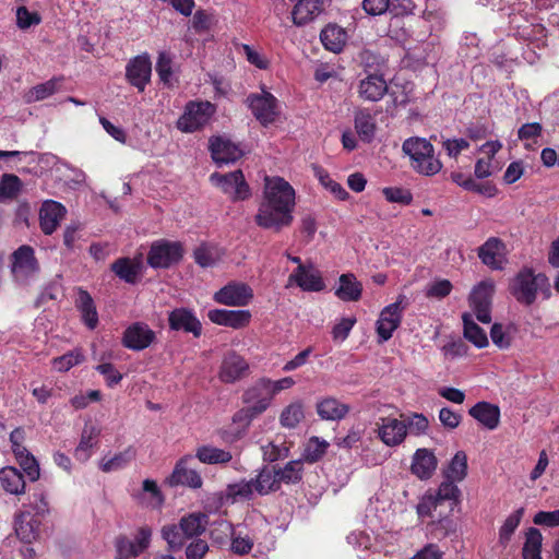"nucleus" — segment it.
I'll use <instances>...</instances> for the list:
<instances>
[{"label": "nucleus", "instance_id": "50", "mask_svg": "<svg viewBox=\"0 0 559 559\" xmlns=\"http://www.w3.org/2000/svg\"><path fill=\"white\" fill-rule=\"evenodd\" d=\"M468 471L467 454L464 451H457L451 459L447 469L445 478L455 481L463 480Z\"/></svg>", "mask_w": 559, "mask_h": 559}, {"label": "nucleus", "instance_id": "7", "mask_svg": "<svg viewBox=\"0 0 559 559\" xmlns=\"http://www.w3.org/2000/svg\"><path fill=\"white\" fill-rule=\"evenodd\" d=\"M492 280H485L475 285L469 293V308L480 323L489 324L492 320V296L495 294Z\"/></svg>", "mask_w": 559, "mask_h": 559}, {"label": "nucleus", "instance_id": "15", "mask_svg": "<svg viewBox=\"0 0 559 559\" xmlns=\"http://www.w3.org/2000/svg\"><path fill=\"white\" fill-rule=\"evenodd\" d=\"M157 341V334L144 322H135L129 325L122 333L121 344L124 348L142 352Z\"/></svg>", "mask_w": 559, "mask_h": 559}, {"label": "nucleus", "instance_id": "46", "mask_svg": "<svg viewBox=\"0 0 559 559\" xmlns=\"http://www.w3.org/2000/svg\"><path fill=\"white\" fill-rule=\"evenodd\" d=\"M62 79L52 78L44 83L34 85L24 94V103L31 104L49 98L58 91V84Z\"/></svg>", "mask_w": 559, "mask_h": 559}, {"label": "nucleus", "instance_id": "12", "mask_svg": "<svg viewBox=\"0 0 559 559\" xmlns=\"http://www.w3.org/2000/svg\"><path fill=\"white\" fill-rule=\"evenodd\" d=\"M247 106L252 116L263 126L274 123L278 116L277 99L269 92L262 94H250L247 96Z\"/></svg>", "mask_w": 559, "mask_h": 559}, {"label": "nucleus", "instance_id": "62", "mask_svg": "<svg viewBox=\"0 0 559 559\" xmlns=\"http://www.w3.org/2000/svg\"><path fill=\"white\" fill-rule=\"evenodd\" d=\"M491 342L499 349H509L512 344V336L504 331V328L500 323H493L491 325Z\"/></svg>", "mask_w": 559, "mask_h": 559}, {"label": "nucleus", "instance_id": "58", "mask_svg": "<svg viewBox=\"0 0 559 559\" xmlns=\"http://www.w3.org/2000/svg\"><path fill=\"white\" fill-rule=\"evenodd\" d=\"M382 194L389 202L401 203L404 206L411 204L413 201V194L408 189L401 187H386L382 189Z\"/></svg>", "mask_w": 559, "mask_h": 559}, {"label": "nucleus", "instance_id": "19", "mask_svg": "<svg viewBox=\"0 0 559 559\" xmlns=\"http://www.w3.org/2000/svg\"><path fill=\"white\" fill-rule=\"evenodd\" d=\"M249 373V364L245 357L236 352L225 354L221 364L218 378L224 383H234Z\"/></svg>", "mask_w": 559, "mask_h": 559}, {"label": "nucleus", "instance_id": "42", "mask_svg": "<svg viewBox=\"0 0 559 559\" xmlns=\"http://www.w3.org/2000/svg\"><path fill=\"white\" fill-rule=\"evenodd\" d=\"M355 128L356 132H358V138L362 142H372L377 130V122L374 117L369 111H367V109H360L359 111H356Z\"/></svg>", "mask_w": 559, "mask_h": 559}, {"label": "nucleus", "instance_id": "47", "mask_svg": "<svg viewBox=\"0 0 559 559\" xmlns=\"http://www.w3.org/2000/svg\"><path fill=\"white\" fill-rule=\"evenodd\" d=\"M278 486L283 484H299L304 476V463L297 461L288 462L284 467L275 466Z\"/></svg>", "mask_w": 559, "mask_h": 559}, {"label": "nucleus", "instance_id": "55", "mask_svg": "<svg viewBox=\"0 0 559 559\" xmlns=\"http://www.w3.org/2000/svg\"><path fill=\"white\" fill-rule=\"evenodd\" d=\"M524 514V510L518 509L513 513H511L504 521V523L499 528V542L503 545L508 544L512 536L514 535L515 528L519 526L522 516Z\"/></svg>", "mask_w": 559, "mask_h": 559}, {"label": "nucleus", "instance_id": "40", "mask_svg": "<svg viewBox=\"0 0 559 559\" xmlns=\"http://www.w3.org/2000/svg\"><path fill=\"white\" fill-rule=\"evenodd\" d=\"M464 325V336L477 348H485L489 344V338L484 329L474 322L469 312L462 314Z\"/></svg>", "mask_w": 559, "mask_h": 559}, {"label": "nucleus", "instance_id": "5", "mask_svg": "<svg viewBox=\"0 0 559 559\" xmlns=\"http://www.w3.org/2000/svg\"><path fill=\"white\" fill-rule=\"evenodd\" d=\"M263 199L274 206L294 215L295 190L289 181L283 177H266Z\"/></svg>", "mask_w": 559, "mask_h": 559}, {"label": "nucleus", "instance_id": "22", "mask_svg": "<svg viewBox=\"0 0 559 559\" xmlns=\"http://www.w3.org/2000/svg\"><path fill=\"white\" fill-rule=\"evenodd\" d=\"M66 214L67 209L61 202L55 200L44 201L39 210L40 230L46 236L53 234Z\"/></svg>", "mask_w": 559, "mask_h": 559}, {"label": "nucleus", "instance_id": "43", "mask_svg": "<svg viewBox=\"0 0 559 559\" xmlns=\"http://www.w3.org/2000/svg\"><path fill=\"white\" fill-rule=\"evenodd\" d=\"M136 456V449L133 445H129L121 452L114 454L111 457H103L99 464V468L105 473L122 469L127 467L132 460Z\"/></svg>", "mask_w": 559, "mask_h": 559}, {"label": "nucleus", "instance_id": "26", "mask_svg": "<svg viewBox=\"0 0 559 559\" xmlns=\"http://www.w3.org/2000/svg\"><path fill=\"white\" fill-rule=\"evenodd\" d=\"M388 93V84L382 73H369L358 83V97L368 102H379Z\"/></svg>", "mask_w": 559, "mask_h": 559}, {"label": "nucleus", "instance_id": "25", "mask_svg": "<svg viewBox=\"0 0 559 559\" xmlns=\"http://www.w3.org/2000/svg\"><path fill=\"white\" fill-rule=\"evenodd\" d=\"M289 283L296 284L305 292H320L325 288L321 273L312 265H298L289 276Z\"/></svg>", "mask_w": 559, "mask_h": 559}, {"label": "nucleus", "instance_id": "64", "mask_svg": "<svg viewBox=\"0 0 559 559\" xmlns=\"http://www.w3.org/2000/svg\"><path fill=\"white\" fill-rule=\"evenodd\" d=\"M24 471V475L32 481L37 480L40 476V468L36 457L29 453L17 461Z\"/></svg>", "mask_w": 559, "mask_h": 559}, {"label": "nucleus", "instance_id": "36", "mask_svg": "<svg viewBox=\"0 0 559 559\" xmlns=\"http://www.w3.org/2000/svg\"><path fill=\"white\" fill-rule=\"evenodd\" d=\"M322 10L321 0H299L293 8V24L304 26L312 22Z\"/></svg>", "mask_w": 559, "mask_h": 559}, {"label": "nucleus", "instance_id": "56", "mask_svg": "<svg viewBox=\"0 0 559 559\" xmlns=\"http://www.w3.org/2000/svg\"><path fill=\"white\" fill-rule=\"evenodd\" d=\"M359 57L364 71L367 74L381 73V70L384 68L385 59L378 52L366 49L360 52Z\"/></svg>", "mask_w": 559, "mask_h": 559}, {"label": "nucleus", "instance_id": "11", "mask_svg": "<svg viewBox=\"0 0 559 559\" xmlns=\"http://www.w3.org/2000/svg\"><path fill=\"white\" fill-rule=\"evenodd\" d=\"M215 107L210 102L187 103L182 116L178 119V129L183 132H193L207 123Z\"/></svg>", "mask_w": 559, "mask_h": 559}, {"label": "nucleus", "instance_id": "34", "mask_svg": "<svg viewBox=\"0 0 559 559\" xmlns=\"http://www.w3.org/2000/svg\"><path fill=\"white\" fill-rule=\"evenodd\" d=\"M362 285L359 283L354 273H343L338 277V286L336 288V297L341 301L356 302L361 298Z\"/></svg>", "mask_w": 559, "mask_h": 559}, {"label": "nucleus", "instance_id": "33", "mask_svg": "<svg viewBox=\"0 0 559 559\" xmlns=\"http://www.w3.org/2000/svg\"><path fill=\"white\" fill-rule=\"evenodd\" d=\"M111 270L119 280L128 284H136L142 271L141 257L135 259L119 258L112 262Z\"/></svg>", "mask_w": 559, "mask_h": 559}, {"label": "nucleus", "instance_id": "10", "mask_svg": "<svg viewBox=\"0 0 559 559\" xmlns=\"http://www.w3.org/2000/svg\"><path fill=\"white\" fill-rule=\"evenodd\" d=\"M254 222L260 228H267L274 233H280L294 223V216L262 198L258 212L254 215Z\"/></svg>", "mask_w": 559, "mask_h": 559}, {"label": "nucleus", "instance_id": "48", "mask_svg": "<svg viewBox=\"0 0 559 559\" xmlns=\"http://www.w3.org/2000/svg\"><path fill=\"white\" fill-rule=\"evenodd\" d=\"M23 190V181L15 174H2L0 178V202L16 199Z\"/></svg>", "mask_w": 559, "mask_h": 559}, {"label": "nucleus", "instance_id": "31", "mask_svg": "<svg viewBox=\"0 0 559 559\" xmlns=\"http://www.w3.org/2000/svg\"><path fill=\"white\" fill-rule=\"evenodd\" d=\"M469 414L473 419L481 424L489 430H493L500 423V408L499 406L481 401L469 407Z\"/></svg>", "mask_w": 559, "mask_h": 559}, {"label": "nucleus", "instance_id": "14", "mask_svg": "<svg viewBox=\"0 0 559 559\" xmlns=\"http://www.w3.org/2000/svg\"><path fill=\"white\" fill-rule=\"evenodd\" d=\"M253 298V290L242 282H229L214 293L213 300L229 307H246Z\"/></svg>", "mask_w": 559, "mask_h": 559}, {"label": "nucleus", "instance_id": "37", "mask_svg": "<svg viewBox=\"0 0 559 559\" xmlns=\"http://www.w3.org/2000/svg\"><path fill=\"white\" fill-rule=\"evenodd\" d=\"M433 496L438 498V502L445 514L451 516L455 506L460 503L461 490L457 488L455 480L445 478Z\"/></svg>", "mask_w": 559, "mask_h": 559}, {"label": "nucleus", "instance_id": "61", "mask_svg": "<svg viewBox=\"0 0 559 559\" xmlns=\"http://www.w3.org/2000/svg\"><path fill=\"white\" fill-rule=\"evenodd\" d=\"M156 71L159 80L165 84H169L173 76V59L168 52L160 51L159 56H157Z\"/></svg>", "mask_w": 559, "mask_h": 559}, {"label": "nucleus", "instance_id": "23", "mask_svg": "<svg viewBox=\"0 0 559 559\" xmlns=\"http://www.w3.org/2000/svg\"><path fill=\"white\" fill-rule=\"evenodd\" d=\"M207 318L214 324L238 330L248 326L251 313L249 310L212 309Z\"/></svg>", "mask_w": 559, "mask_h": 559}, {"label": "nucleus", "instance_id": "57", "mask_svg": "<svg viewBox=\"0 0 559 559\" xmlns=\"http://www.w3.org/2000/svg\"><path fill=\"white\" fill-rule=\"evenodd\" d=\"M41 23V15L36 11H29L27 7H19L16 10V24L21 29H27Z\"/></svg>", "mask_w": 559, "mask_h": 559}, {"label": "nucleus", "instance_id": "27", "mask_svg": "<svg viewBox=\"0 0 559 559\" xmlns=\"http://www.w3.org/2000/svg\"><path fill=\"white\" fill-rule=\"evenodd\" d=\"M378 424V436L386 447H396L403 443L406 438L405 421L396 418H380Z\"/></svg>", "mask_w": 559, "mask_h": 559}, {"label": "nucleus", "instance_id": "2", "mask_svg": "<svg viewBox=\"0 0 559 559\" xmlns=\"http://www.w3.org/2000/svg\"><path fill=\"white\" fill-rule=\"evenodd\" d=\"M274 395L270 385V378H260L251 383L242 394V403L246 404L236 413V419L248 421L261 416L269 408Z\"/></svg>", "mask_w": 559, "mask_h": 559}, {"label": "nucleus", "instance_id": "59", "mask_svg": "<svg viewBox=\"0 0 559 559\" xmlns=\"http://www.w3.org/2000/svg\"><path fill=\"white\" fill-rule=\"evenodd\" d=\"M230 542V550L237 556H247L253 547V539L248 535L233 532Z\"/></svg>", "mask_w": 559, "mask_h": 559}, {"label": "nucleus", "instance_id": "53", "mask_svg": "<svg viewBox=\"0 0 559 559\" xmlns=\"http://www.w3.org/2000/svg\"><path fill=\"white\" fill-rule=\"evenodd\" d=\"M305 418L301 402H293L281 413L280 423L285 428H295Z\"/></svg>", "mask_w": 559, "mask_h": 559}, {"label": "nucleus", "instance_id": "9", "mask_svg": "<svg viewBox=\"0 0 559 559\" xmlns=\"http://www.w3.org/2000/svg\"><path fill=\"white\" fill-rule=\"evenodd\" d=\"M153 531L150 525L138 527L133 539L126 536L116 538V559H135L144 554L151 545Z\"/></svg>", "mask_w": 559, "mask_h": 559}, {"label": "nucleus", "instance_id": "24", "mask_svg": "<svg viewBox=\"0 0 559 559\" xmlns=\"http://www.w3.org/2000/svg\"><path fill=\"white\" fill-rule=\"evenodd\" d=\"M11 272L14 276L27 277L28 274L38 270V262L35 258L33 247L22 245L15 249L11 255Z\"/></svg>", "mask_w": 559, "mask_h": 559}, {"label": "nucleus", "instance_id": "49", "mask_svg": "<svg viewBox=\"0 0 559 559\" xmlns=\"http://www.w3.org/2000/svg\"><path fill=\"white\" fill-rule=\"evenodd\" d=\"M255 493L253 483L250 479H241L238 483H230L225 488V497L231 501L251 500Z\"/></svg>", "mask_w": 559, "mask_h": 559}, {"label": "nucleus", "instance_id": "6", "mask_svg": "<svg viewBox=\"0 0 559 559\" xmlns=\"http://www.w3.org/2000/svg\"><path fill=\"white\" fill-rule=\"evenodd\" d=\"M183 248L179 241L159 239L154 241L147 253V264L154 269H168L180 262Z\"/></svg>", "mask_w": 559, "mask_h": 559}, {"label": "nucleus", "instance_id": "20", "mask_svg": "<svg viewBox=\"0 0 559 559\" xmlns=\"http://www.w3.org/2000/svg\"><path fill=\"white\" fill-rule=\"evenodd\" d=\"M506 243L497 237H489L477 249L479 260L491 270H502L506 260Z\"/></svg>", "mask_w": 559, "mask_h": 559}, {"label": "nucleus", "instance_id": "3", "mask_svg": "<svg viewBox=\"0 0 559 559\" xmlns=\"http://www.w3.org/2000/svg\"><path fill=\"white\" fill-rule=\"evenodd\" d=\"M402 151L411 157L413 168L425 176H432L442 169V163L435 155L432 144L423 138H411L403 142Z\"/></svg>", "mask_w": 559, "mask_h": 559}, {"label": "nucleus", "instance_id": "60", "mask_svg": "<svg viewBox=\"0 0 559 559\" xmlns=\"http://www.w3.org/2000/svg\"><path fill=\"white\" fill-rule=\"evenodd\" d=\"M405 421L406 433L420 436L425 435L428 429V419L423 413H412Z\"/></svg>", "mask_w": 559, "mask_h": 559}, {"label": "nucleus", "instance_id": "32", "mask_svg": "<svg viewBox=\"0 0 559 559\" xmlns=\"http://www.w3.org/2000/svg\"><path fill=\"white\" fill-rule=\"evenodd\" d=\"M316 411L322 420L340 421L349 413L350 406L335 397H325L317 402Z\"/></svg>", "mask_w": 559, "mask_h": 559}, {"label": "nucleus", "instance_id": "17", "mask_svg": "<svg viewBox=\"0 0 559 559\" xmlns=\"http://www.w3.org/2000/svg\"><path fill=\"white\" fill-rule=\"evenodd\" d=\"M194 456L187 454L181 456L173 473L167 477L166 481L170 487L187 486L193 489H199L202 486V476L192 468H189V463L193 462Z\"/></svg>", "mask_w": 559, "mask_h": 559}, {"label": "nucleus", "instance_id": "45", "mask_svg": "<svg viewBox=\"0 0 559 559\" xmlns=\"http://www.w3.org/2000/svg\"><path fill=\"white\" fill-rule=\"evenodd\" d=\"M195 457H198L203 464L217 465L229 463L233 455L229 451L224 449L211 445H201L197 449Z\"/></svg>", "mask_w": 559, "mask_h": 559}, {"label": "nucleus", "instance_id": "18", "mask_svg": "<svg viewBox=\"0 0 559 559\" xmlns=\"http://www.w3.org/2000/svg\"><path fill=\"white\" fill-rule=\"evenodd\" d=\"M168 325L171 331L191 333L194 337L202 335V323L189 308L181 307L169 311Z\"/></svg>", "mask_w": 559, "mask_h": 559}, {"label": "nucleus", "instance_id": "1", "mask_svg": "<svg viewBox=\"0 0 559 559\" xmlns=\"http://www.w3.org/2000/svg\"><path fill=\"white\" fill-rule=\"evenodd\" d=\"M509 290L515 301L525 307L534 305L538 293L545 300L551 298L552 295L547 275L543 272L536 273L531 266H523L519 270L509 284Z\"/></svg>", "mask_w": 559, "mask_h": 559}, {"label": "nucleus", "instance_id": "4", "mask_svg": "<svg viewBox=\"0 0 559 559\" xmlns=\"http://www.w3.org/2000/svg\"><path fill=\"white\" fill-rule=\"evenodd\" d=\"M417 513L420 518H430L433 525L432 533L439 537H447L450 533L455 532V523L451 516H448L438 498L433 495H425L417 504Z\"/></svg>", "mask_w": 559, "mask_h": 559}, {"label": "nucleus", "instance_id": "51", "mask_svg": "<svg viewBox=\"0 0 559 559\" xmlns=\"http://www.w3.org/2000/svg\"><path fill=\"white\" fill-rule=\"evenodd\" d=\"M542 534L538 528L530 527L522 548L523 559H542Z\"/></svg>", "mask_w": 559, "mask_h": 559}, {"label": "nucleus", "instance_id": "30", "mask_svg": "<svg viewBox=\"0 0 559 559\" xmlns=\"http://www.w3.org/2000/svg\"><path fill=\"white\" fill-rule=\"evenodd\" d=\"M100 435V429L92 423L85 424L80 442L74 449L73 455L80 463H86L93 455V449L97 444Z\"/></svg>", "mask_w": 559, "mask_h": 559}, {"label": "nucleus", "instance_id": "54", "mask_svg": "<svg viewBox=\"0 0 559 559\" xmlns=\"http://www.w3.org/2000/svg\"><path fill=\"white\" fill-rule=\"evenodd\" d=\"M84 360V355L80 349L70 350L67 354L55 357L51 360L52 368L59 372H67L73 366L81 364Z\"/></svg>", "mask_w": 559, "mask_h": 559}, {"label": "nucleus", "instance_id": "39", "mask_svg": "<svg viewBox=\"0 0 559 559\" xmlns=\"http://www.w3.org/2000/svg\"><path fill=\"white\" fill-rule=\"evenodd\" d=\"M209 516L202 512L190 513L179 519V528L190 538H198L204 534Z\"/></svg>", "mask_w": 559, "mask_h": 559}, {"label": "nucleus", "instance_id": "44", "mask_svg": "<svg viewBox=\"0 0 559 559\" xmlns=\"http://www.w3.org/2000/svg\"><path fill=\"white\" fill-rule=\"evenodd\" d=\"M160 537L167 543L169 550L177 551L183 548L190 538L180 528V523L165 524L160 528Z\"/></svg>", "mask_w": 559, "mask_h": 559}, {"label": "nucleus", "instance_id": "35", "mask_svg": "<svg viewBox=\"0 0 559 559\" xmlns=\"http://www.w3.org/2000/svg\"><path fill=\"white\" fill-rule=\"evenodd\" d=\"M0 485L4 492L20 496L25 493V475L13 466L0 469Z\"/></svg>", "mask_w": 559, "mask_h": 559}, {"label": "nucleus", "instance_id": "63", "mask_svg": "<svg viewBox=\"0 0 559 559\" xmlns=\"http://www.w3.org/2000/svg\"><path fill=\"white\" fill-rule=\"evenodd\" d=\"M318 177L321 185L329 189L338 200H346L349 197L348 192L337 181H334L326 171L319 170Z\"/></svg>", "mask_w": 559, "mask_h": 559}, {"label": "nucleus", "instance_id": "8", "mask_svg": "<svg viewBox=\"0 0 559 559\" xmlns=\"http://www.w3.org/2000/svg\"><path fill=\"white\" fill-rule=\"evenodd\" d=\"M210 180L225 194H228L231 201L247 200L251 195L248 181L240 169L226 174L213 173Z\"/></svg>", "mask_w": 559, "mask_h": 559}, {"label": "nucleus", "instance_id": "41", "mask_svg": "<svg viewBox=\"0 0 559 559\" xmlns=\"http://www.w3.org/2000/svg\"><path fill=\"white\" fill-rule=\"evenodd\" d=\"M346 40V33L337 25L329 24L320 33L323 47L332 52H340Z\"/></svg>", "mask_w": 559, "mask_h": 559}, {"label": "nucleus", "instance_id": "29", "mask_svg": "<svg viewBox=\"0 0 559 559\" xmlns=\"http://www.w3.org/2000/svg\"><path fill=\"white\" fill-rule=\"evenodd\" d=\"M438 466L435 453L426 448L417 449L413 455L411 472L420 479L432 476Z\"/></svg>", "mask_w": 559, "mask_h": 559}, {"label": "nucleus", "instance_id": "52", "mask_svg": "<svg viewBox=\"0 0 559 559\" xmlns=\"http://www.w3.org/2000/svg\"><path fill=\"white\" fill-rule=\"evenodd\" d=\"M329 447L330 444L325 440H320L319 437H311L302 452L300 460L302 463L307 462L314 464L322 459Z\"/></svg>", "mask_w": 559, "mask_h": 559}, {"label": "nucleus", "instance_id": "16", "mask_svg": "<svg viewBox=\"0 0 559 559\" xmlns=\"http://www.w3.org/2000/svg\"><path fill=\"white\" fill-rule=\"evenodd\" d=\"M152 61L147 55H138L131 58L126 67L127 81L143 93L151 81Z\"/></svg>", "mask_w": 559, "mask_h": 559}, {"label": "nucleus", "instance_id": "13", "mask_svg": "<svg viewBox=\"0 0 559 559\" xmlns=\"http://www.w3.org/2000/svg\"><path fill=\"white\" fill-rule=\"evenodd\" d=\"M406 307L404 295H400L397 300L380 311V318L377 322V333L380 342L390 340L403 320V311Z\"/></svg>", "mask_w": 559, "mask_h": 559}, {"label": "nucleus", "instance_id": "38", "mask_svg": "<svg viewBox=\"0 0 559 559\" xmlns=\"http://www.w3.org/2000/svg\"><path fill=\"white\" fill-rule=\"evenodd\" d=\"M255 493L266 496L280 490L275 466H264L255 477L251 478Z\"/></svg>", "mask_w": 559, "mask_h": 559}, {"label": "nucleus", "instance_id": "28", "mask_svg": "<svg viewBox=\"0 0 559 559\" xmlns=\"http://www.w3.org/2000/svg\"><path fill=\"white\" fill-rule=\"evenodd\" d=\"M74 306L81 314L82 323L87 329L95 330L98 325V312L92 294L83 287H78Z\"/></svg>", "mask_w": 559, "mask_h": 559}, {"label": "nucleus", "instance_id": "21", "mask_svg": "<svg viewBox=\"0 0 559 559\" xmlns=\"http://www.w3.org/2000/svg\"><path fill=\"white\" fill-rule=\"evenodd\" d=\"M212 158L217 165L233 164L241 158L243 151L239 145L223 136H214L209 145Z\"/></svg>", "mask_w": 559, "mask_h": 559}]
</instances>
